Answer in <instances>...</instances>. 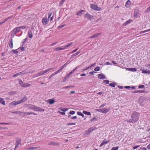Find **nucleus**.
Segmentation results:
<instances>
[{"label": "nucleus", "mask_w": 150, "mask_h": 150, "mask_svg": "<svg viewBox=\"0 0 150 150\" xmlns=\"http://www.w3.org/2000/svg\"><path fill=\"white\" fill-rule=\"evenodd\" d=\"M140 114L134 111L132 113L130 119H126L124 120L125 121L128 123H134L136 122L139 120Z\"/></svg>", "instance_id": "obj_1"}, {"label": "nucleus", "mask_w": 150, "mask_h": 150, "mask_svg": "<svg viewBox=\"0 0 150 150\" xmlns=\"http://www.w3.org/2000/svg\"><path fill=\"white\" fill-rule=\"evenodd\" d=\"M19 83L20 85L22 87H26L30 86L31 84L27 83L24 82L21 79L18 80Z\"/></svg>", "instance_id": "obj_2"}, {"label": "nucleus", "mask_w": 150, "mask_h": 150, "mask_svg": "<svg viewBox=\"0 0 150 150\" xmlns=\"http://www.w3.org/2000/svg\"><path fill=\"white\" fill-rule=\"evenodd\" d=\"M110 110L109 108H104L102 109H97L96 110L99 112H101L103 113H106L108 112Z\"/></svg>", "instance_id": "obj_3"}, {"label": "nucleus", "mask_w": 150, "mask_h": 150, "mask_svg": "<svg viewBox=\"0 0 150 150\" xmlns=\"http://www.w3.org/2000/svg\"><path fill=\"white\" fill-rule=\"evenodd\" d=\"M90 7L91 9L95 11H100L102 10V8L99 7L97 5L95 4H90Z\"/></svg>", "instance_id": "obj_4"}, {"label": "nucleus", "mask_w": 150, "mask_h": 150, "mask_svg": "<svg viewBox=\"0 0 150 150\" xmlns=\"http://www.w3.org/2000/svg\"><path fill=\"white\" fill-rule=\"evenodd\" d=\"M55 69L54 68H49L46 70H45L43 71H42L39 72L38 74V75H37V76H39L41 75H43L45 74V73H47L49 71L53 70V69Z\"/></svg>", "instance_id": "obj_5"}, {"label": "nucleus", "mask_w": 150, "mask_h": 150, "mask_svg": "<svg viewBox=\"0 0 150 150\" xmlns=\"http://www.w3.org/2000/svg\"><path fill=\"white\" fill-rule=\"evenodd\" d=\"M34 29L33 28H31L29 30L28 32V37L30 38H33V34L34 32Z\"/></svg>", "instance_id": "obj_6"}, {"label": "nucleus", "mask_w": 150, "mask_h": 150, "mask_svg": "<svg viewBox=\"0 0 150 150\" xmlns=\"http://www.w3.org/2000/svg\"><path fill=\"white\" fill-rule=\"evenodd\" d=\"M49 19L47 20V16L46 15L45 17L42 19V23L44 25H46Z\"/></svg>", "instance_id": "obj_7"}, {"label": "nucleus", "mask_w": 150, "mask_h": 150, "mask_svg": "<svg viewBox=\"0 0 150 150\" xmlns=\"http://www.w3.org/2000/svg\"><path fill=\"white\" fill-rule=\"evenodd\" d=\"M21 143V139L20 138L16 140V145L15 148V149H16L20 145Z\"/></svg>", "instance_id": "obj_8"}, {"label": "nucleus", "mask_w": 150, "mask_h": 150, "mask_svg": "<svg viewBox=\"0 0 150 150\" xmlns=\"http://www.w3.org/2000/svg\"><path fill=\"white\" fill-rule=\"evenodd\" d=\"M84 16L90 20H91V19L93 17V16L90 15L88 13L85 14L84 15Z\"/></svg>", "instance_id": "obj_9"}, {"label": "nucleus", "mask_w": 150, "mask_h": 150, "mask_svg": "<svg viewBox=\"0 0 150 150\" xmlns=\"http://www.w3.org/2000/svg\"><path fill=\"white\" fill-rule=\"evenodd\" d=\"M98 78L100 79H104L106 77L103 74H100L98 75Z\"/></svg>", "instance_id": "obj_10"}, {"label": "nucleus", "mask_w": 150, "mask_h": 150, "mask_svg": "<svg viewBox=\"0 0 150 150\" xmlns=\"http://www.w3.org/2000/svg\"><path fill=\"white\" fill-rule=\"evenodd\" d=\"M20 31L19 28L18 27H17L15 28L13 30V34H15L18 32H19Z\"/></svg>", "instance_id": "obj_11"}, {"label": "nucleus", "mask_w": 150, "mask_h": 150, "mask_svg": "<svg viewBox=\"0 0 150 150\" xmlns=\"http://www.w3.org/2000/svg\"><path fill=\"white\" fill-rule=\"evenodd\" d=\"M20 103H21L20 102V100H18L16 101H13L11 103H10L9 105H16Z\"/></svg>", "instance_id": "obj_12"}, {"label": "nucleus", "mask_w": 150, "mask_h": 150, "mask_svg": "<svg viewBox=\"0 0 150 150\" xmlns=\"http://www.w3.org/2000/svg\"><path fill=\"white\" fill-rule=\"evenodd\" d=\"M110 142V140H107L106 139H105L103 141V142L101 143L100 145V147H101L105 144H107L108 142Z\"/></svg>", "instance_id": "obj_13"}, {"label": "nucleus", "mask_w": 150, "mask_h": 150, "mask_svg": "<svg viewBox=\"0 0 150 150\" xmlns=\"http://www.w3.org/2000/svg\"><path fill=\"white\" fill-rule=\"evenodd\" d=\"M85 12V11L84 10H80L76 13V15L77 16H81Z\"/></svg>", "instance_id": "obj_14"}, {"label": "nucleus", "mask_w": 150, "mask_h": 150, "mask_svg": "<svg viewBox=\"0 0 150 150\" xmlns=\"http://www.w3.org/2000/svg\"><path fill=\"white\" fill-rule=\"evenodd\" d=\"M126 69L132 72H135L137 71V69L135 68H127Z\"/></svg>", "instance_id": "obj_15"}, {"label": "nucleus", "mask_w": 150, "mask_h": 150, "mask_svg": "<svg viewBox=\"0 0 150 150\" xmlns=\"http://www.w3.org/2000/svg\"><path fill=\"white\" fill-rule=\"evenodd\" d=\"M47 102L50 104H52L55 102V101L52 99H48L47 100Z\"/></svg>", "instance_id": "obj_16"}, {"label": "nucleus", "mask_w": 150, "mask_h": 150, "mask_svg": "<svg viewBox=\"0 0 150 150\" xmlns=\"http://www.w3.org/2000/svg\"><path fill=\"white\" fill-rule=\"evenodd\" d=\"M139 11L137 9H135L134 10V17L135 18H137L138 16V15L139 13Z\"/></svg>", "instance_id": "obj_17"}, {"label": "nucleus", "mask_w": 150, "mask_h": 150, "mask_svg": "<svg viewBox=\"0 0 150 150\" xmlns=\"http://www.w3.org/2000/svg\"><path fill=\"white\" fill-rule=\"evenodd\" d=\"M11 113L13 114H18L22 116V115H23V112H21L19 111H17L15 112H11Z\"/></svg>", "instance_id": "obj_18"}, {"label": "nucleus", "mask_w": 150, "mask_h": 150, "mask_svg": "<svg viewBox=\"0 0 150 150\" xmlns=\"http://www.w3.org/2000/svg\"><path fill=\"white\" fill-rule=\"evenodd\" d=\"M65 47H57L55 48L54 50L56 51H57L60 50H65Z\"/></svg>", "instance_id": "obj_19"}, {"label": "nucleus", "mask_w": 150, "mask_h": 150, "mask_svg": "<svg viewBox=\"0 0 150 150\" xmlns=\"http://www.w3.org/2000/svg\"><path fill=\"white\" fill-rule=\"evenodd\" d=\"M26 106L30 109L33 110L34 105H33L28 104Z\"/></svg>", "instance_id": "obj_20"}, {"label": "nucleus", "mask_w": 150, "mask_h": 150, "mask_svg": "<svg viewBox=\"0 0 150 150\" xmlns=\"http://www.w3.org/2000/svg\"><path fill=\"white\" fill-rule=\"evenodd\" d=\"M9 43V47H10L11 48L13 47V40L12 39H11V40L9 41L8 42Z\"/></svg>", "instance_id": "obj_21"}, {"label": "nucleus", "mask_w": 150, "mask_h": 150, "mask_svg": "<svg viewBox=\"0 0 150 150\" xmlns=\"http://www.w3.org/2000/svg\"><path fill=\"white\" fill-rule=\"evenodd\" d=\"M131 3V2L129 0H128L126 2V4H125L126 7L127 8L129 7Z\"/></svg>", "instance_id": "obj_22"}, {"label": "nucleus", "mask_w": 150, "mask_h": 150, "mask_svg": "<svg viewBox=\"0 0 150 150\" xmlns=\"http://www.w3.org/2000/svg\"><path fill=\"white\" fill-rule=\"evenodd\" d=\"M132 20H131V19L129 20L126 21L125 23H124L123 24V25L124 26L132 22Z\"/></svg>", "instance_id": "obj_23"}, {"label": "nucleus", "mask_w": 150, "mask_h": 150, "mask_svg": "<svg viewBox=\"0 0 150 150\" xmlns=\"http://www.w3.org/2000/svg\"><path fill=\"white\" fill-rule=\"evenodd\" d=\"M39 146L38 147H30L28 148L27 149L28 150H32V149H37L38 148H39Z\"/></svg>", "instance_id": "obj_24"}, {"label": "nucleus", "mask_w": 150, "mask_h": 150, "mask_svg": "<svg viewBox=\"0 0 150 150\" xmlns=\"http://www.w3.org/2000/svg\"><path fill=\"white\" fill-rule=\"evenodd\" d=\"M100 34V33H96L94 34L92 36L90 37H89V38H94L96 37H97Z\"/></svg>", "instance_id": "obj_25"}, {"label": "nucleus", "mask_w": 150, "mask_h": 150, "mask_svg": "<svg viewBox=\"0 0 150 150\" xmlns=\"http://www.w3.org/2000/svg\"><path fill=\"white\" fill-rule=\"evenodd\" d=\"M142 73L143 74H150V71L148 70H144L142 71Z\"/></svg>", "instance_id": "obj_26"}, {"label": "nucleus", "mask_w": 150, "mask_h": 150, "mask_svg": "<svg viewBox=\"0 0 150 150\" xmlns=\"http://www.w3.org/2000/svg\"><path fill=\"white\" fill-rule=\"evenodd\" d=\"M0 102L1 104L4 105H5V101L3 98H0Z\"/></svg>", "instance_id": "obj_27"}, {"label": "nucleus", "mask_w": 150, "mask_h": 150, "mask_svg": "<svg viewBox=\"0 0 150 150\" xmlns=\"http://www.w3.org/2000/svg\"><path fill=\"white\" fill-rule=\"evenodd\" d=\"M32 112H23V115H22V116H24L25 115H31L32 114Z\"/></svg>", "instance_id": "obj_28"}, {"label": "nucleus", "mask_w": 150, "mask_h": 150, "mask_svg": "<svg viewBox=\"0 0 150 150\" xmlns=\"http://www.w3.org/2000/svg\"><path fill=\"white\" fill-rule=\"evenodd\" d=\"M81 52V51L79 50L76 53L74 54L71 55V58L73 57L74 56H76Z\"/></svg>", "instance_id": "obj_29"}, {"label": "nucleus", "mask_w": 150, "mask_h": 150, "mask_svg": "<svg viewBox=\"0 0 150 150\" xmlns=\"http://www.w3.org/2000/svg\"><path fill=\"white\" fill-rule=\"evenodd\" d=\"M26 100V97L24 96V97L22 100H20L21 103L22 102H25Z\"/></svg>", "instance_id": "obj_30"}, {"label": "nucleus", "mask_w": 150, "mask_h": 150, "mask_svg": "<svg viewBox=\"0 0 150 150\" xmlns=\"http://www.w3.org/2000/svg\"><path fill=\"white\" fill-rule=\"evenodd\" d=\"M83 113L84 114L88 115H91V112H89L83 111Z\"/></svg>", "instance_id": "obj_31"}, {"label": "nucleus", "mask_w": 150, "mask_h": 150, "mask_svg": "<svg viewBox=\"0 0 150 150\" xmlns=\"http://www.w3.org/2000/svg\"><path fill=\"white\" fill-rule=\"evenodd\" d=\"M52 14V13L51 12H50L48 13V16H47V20L49 19V21L50 20V17Z\"/></svg>", "instance_id": "obj_32"}, {"label": "nucleus", "mask_w": 150, "mask_h": 150, "mask_svg": "<svg viewBox=\"0 0 150 150\" xmlns=\"http://www.w3.org/2000/svg\"><path fill=\"white\" fill-rule=\"evenodd\" d=\"M8 93L9 94L13 95L17 93V91H10L8 92Z\"/></svg>", "instance_id": "obj_33"}, {"label": "nucleus", "mask_w": 150, "mask_h": 150, "mask_svg": "<svg viewBox=\"0 0 150 150\" xmlns=\"http://www.w3.org/2000/svg\"><path fill=\"white\" fill-rule=\"evenodd\" d=\"M72 45H73V43L71 42L69 44H68L67 45H65L64 46V47H65L66 49L67 47H68L69 46H71Z\"/></svg>", "instance_id": "obj_34"}, {"label": "nucleus", "mask_w": 150, "mask_h": 150, "mask_svg": "<svg viewBox=\"0 0 150 150\" xmlns=\"http://www.w3.org/2000/svg\"><path fill=\"white\" fill-rule=\"evenodd\" d=\"M77 114L81 116L82 117H84V115L81 112H77Z\"/></svg>", "instance_id": "obj_35"}, {"label": "nucleus", "mask_w": 150, "mask_h": 150, "mask_svg": "<svg viewBox=\"0 0 150 150\" xmlns=\"http://www.w3.org/2000/svg\"><path fill=\"white\" fill-rule=\"evenodd\" d=\"M21 74V72H19L18 73H16L13 75V77H15L18 76L20 75Z\"/></svg>", "instance_id": "obj_36"}, {"label": "nucleus", "mask_w": 150, "mask_h": 150, "mask_svg": "<svg viewBox=\"0 0 150 150\" xmlns=\"http://www.w3.org/2000/svg\"><path fill=\"white\" fill-rule=\"evenodd\" d=\"M94 129V128L93 127H91L88 130V131L90 133L92 132L93 130Z\"/></svg>", "instance_id": "obj_37"}, {"label": "nucleus", "mask_w": 150, "mask_h": 150, "mask_svg": "<svg viewBox=\"0 0 150 150\" xmlns=\"http://www.w3.org/2000/svg\"><path fill=\"white\" fill-rule=\"evenodd\" d=\"M68 110V109L67 108H63L60 110L63 112H66Z\"/></svg>", "instance_id": "obj_38"}, {"label": "nucleus", "mask_w": 150, "mask_h": 150, "mask_svg": "<svg viewBox=\"0 0 150 150\" xmlns=\"http://www.w3.org/2000/svg\"><path fill=\"white\" fill-rule=\"evenodd\" d=\"M39 108H40L39 107H37L34 105L33 110H34L35 111H38V110H39Z\"/></svg>", "instance_id": "obj_39"}, {"label": "nucleus", "mask_w": 150, "mask_h": 150, "mask_svg": "<svg viewBox=\"0 0 150 150\" xmlns=\"http://www.w3.org/2000/svg\"><path fill=\"white\" fill-rule=\"evenodd\" d=\"M49 145H52L54 146L56 145V143L54 142H50L49 144Z\"/></svg>", "instance_id": "obj_40"}, {"label": "nucleus", "mask_w": 150, "mask_h": 150, "mask_svg": "<svg viewBox=\"0 0 150 150\" xmlns=\"http://www.w3.org/2000/svg\"><path fill=\"white\" fill-rule=\"evenodd\" d=\"M116 84L115 83H110L109 85L110 86L112 87H115Z\"/></svg>", "instance_id": "obj_41"}, {"label": "nucleus", "mask_w": 150, "mask_h": 150, "mask_svg": "<svg viewBox=\"0 0 150 150\" xmlns=\"http://www.w3.org/2000/svg\"><path fill=\"white\" fill-rule=\"evenodd\" d=\"M100 67H96L94 69V70L96 71H99L100 70Z\"/></svg>", "instance_id": "obj_42"}, {"label": "nucleus", "mask_w": 150, "mask_h": 150, "mask_svg": "<svg viewBox=\"0 0 150 150\" xmlns=\"http://www.w3.org/2000/svg\"><path fill=\"white\" fill-rule=\"evenodd\" d=\"M76 125V123H67V125L68 126L69 125Z\"/></svg>", "instance_id": "obj_43"}, {"label": "nucleus", "mask_w": 150, "mask_h": 150, "mask_svg": "<svg viewBox=\"0 0 150 150\" xmlns=\"http://www.w3.org/2000/svg\"><path fill=\"white\" fill-rule=\"evenodd\" d=\"M103 83L105 84H108L109 83V81L108 80H104L103 81Z\"/></svg>", "instance_id": "obj_44"}, {"label": "nucleus", "mask_w": 150, "mask_h": 150, "mask_svg": "<svg viewBox=\"0 0 150 150\" xmlns=\"http://www.w3.org/2000/svg\"><path fill=\"white\" fill-rule=\"evenodd\" d=\"M64 68L62 66L60 67L59 69L57 71L58 72V73H59V72L62 70Z\"/></svg>", "instance_id": "obj_45"}, {"label": "nucleus", "mask_w": 150, "mask_h": 150, "mask_svg": "<svg viewBox=\"0 0 150 150\" xmlns=\"http://www.w3.org/2000/svg\"><path fill=\"white\" fill-rule=\"evenodd\" d=\"M119 148V146L116 147H113L112 148L111 150H118Z\"/></svg>", "instance_id": "obj_46"}, {"label": "nucleus", "mask_w": 150, "mask_h": 150, "mask_svg": "<svg viewBox=\"0 0 150 150\" xmlns=\"http://www.w3.org/2000/svg\"><path fill=\"white\" fill-rule=\"evenodd\" d=\"M142 93V91L140 90H136L133 91V93Z\"/></svg>", "instance_id": "obj_47"}, {"label": "nucleus", "mask_w": 150, "mask_h": 150, "mask_svg": "<svg viewBox=\"0 0 150 150\" xmlns=\"http://www.w3.org/2000/svg\"><path fill=\"white\" fill-rule=\"evenodd\" d=\"M65 0H61L59 3V5L61 6L64 2Z\"/></svg>", "instance_id": "obj_48"}, {"label": "nucleus", "mask_w": 150, "mask_h": 150, "mask_svg": "<svg viewBox=\"0 0 150 150\" xmlns=\"http://www.w3.org/2000/svg\"><path fill=\"white\" fill-rule=\"evenodd\" d=\"M106 105V104L105 103H104L103 104L101 105H100L99 108H102L103 107H104Z\"/></svg>", "instance_id": "obj_49"}, {"label": "nucleus", "mask_w": 150, "mask_h": 150, "mask_svg": "<svg viewBox=\"0 0 150 150\" xmlns=\"http://www.w3.org/2000/svg\"><path fill=\"white\" fill-rule=\"evenodd\" d=\"M97 118L96 117H94L91 119V121L93 122V121H97Z\"/></svg>", "instance_id": "obj_50"}, {"label": "nucleus", "mask_w": 150, "mask_h": 150, "mask_svg": "<svg viewBox=\"0 0 150 150\" xmlns=\"http://www.w3.org/2000/svg\"><path fill=\"white\" fill-rule=\"evenodd\" d=\"M97 72L95 71H91L89 73V74L91 75H93L94 74V73H96Z\"/></svg>", "instance_id": "obj_51"}, {"label": "nucleus", "mask_w": 150, "mask_h": 150, "mask_svg": "<svg viewBox=\"0 0 150 150\" xmlns=\"http://www.w3.org/2000/svg\"><path fill=\"white\" fill-rule=\"evenodd\" d=\"M12 51L13 52L14 54H17L18 53V52L17 51V50H13Z\"/></svg>", "instance_id": "obj_52"}, {"label": "nucleus", "mask_w": 150, "mask_h": 150, "mask_svg": "<svg viewBox=\"0 0 150 150\" xmlns=\"http://www.w3.org/2000/svg\"><path fill=\"white\" fill-rule=\"evenodd\" d=\"M75 113V112L74 111H70L69 114L71 115H74Z\"/></svg>", "instance_id": "obj_53"}, {"label": "nucleus", "mask_w": 150, "mask_h": 150, "mask_svg": "<svg viewBox=\"0 0 150 150\" xmlns=\"http://www.w3.org/2000/svg\"><path fill=\"white\" fill-rule=\"evenodd\" d=\"M140 145L136 146L133 147L132 148V149L133 150H135V149H136L137 148L140 147Z\"/></svg>", "instance_id": "obj_54"}, {"label": "nucleus", "mask_w": 150, "mask_h": 150, "mask_svg": "<svg viewBox=\"0 0 150 150\" xmlns=\"http://www.w3.org/2000/svg\"><path fill=\"white\" fill-rule=\"evenodd\" d=\"M58 74V72H57V71L55 72H54L53 73L51 74L52 75V76H54L56 74Z\"/></svg>", "instance_id": "obj_55"}, {"label": "nucleus", "mask_w": 150, "mask_h": 150, "mask_svg": "<svg viewBox=\"0 0 150 150\" xmlns=\"http://www.w3.org/2000/svg\"><path fill=\"white\" fill-rule=\"evenodd\" d=\"M105 64L106 65H112L111 63H110V62H106L105 63Z\"/></svg>", "instance_id": "obj_56"}, {"label": "nucleus", "mask_w": 150, "mask_h": 150, "mask_svg": "<svg viewBox=\"0 0 150 150\" xmlns=\"http://www.w3.org/2000/svg\"><path fill=\"white\" fill-rule=\"evenodd\" d=\"M19 27L20 28V30H21V29H25L26 28V27L25 26H22L21 27Z\"/></svg>", "instance_id": "obj_57"}, {"label": "nucleus", "mask_w": 150, "mask_h": 150, "mask_svg": "<svg viewBox=\"0 0 150 150\" xmlns=\"http://www.w3.org/2000/svg\"><path fill=\"white\" fill-rule=\"evenodd\" d=\"M69 64L68 62H66L65 64H64L62 66L64 68L65 67H66L67 65Z\"/></svg>", "instance_id": "obj_58"}, {"label": "nucleus", "mask_w": 150, "mask_h": 150, "mask_svg": "<svg viewBox=\"0 0 150 150\" xmlns=\"http://www.w3.org/2000/svg\"><path fill=\"white\" fill-rule=\"evenodd\" d=\"M69 64L68 62H66L65 64H64L62 66L64 68L65 67H66L67 65Z\"/></svg>", "instance_id": "obj_59"}, {"label": "nucleus", "mask_w": 150, "mask_h": 150, "mask_svg": "<svg viewBox=\"0 0 150 150\" xmlns=\"http://www.w3.org/2000/svg\"><path fill=\"white\" fill-rule=\"evenodd\" d=\"M6 21V20L4 19L0 23V25L4 23Z\"/></svg>", "instance_id": "obj_60"}, {"label": "nucleus", "mask_w": 150, "mask_h": 150, "mask_svg": "<svg viewBox=\"0 0 150 150\" xmlns=\"http://www.w3.org/2000/svg\"><path fill=\"white\" fill-rule=\"evenodd\" d=\"M78 67H77L75 69H74L71 72L73 73L76 69H78Z\"/></svg>", "instance_id": "obj_61"}, {"label": "nucleus", "mask_w": 150, "mask_h": 150, "mask_svg": "<svg viewBox=\"0 0 150 150\" xmlns=\"http://www.w3.org/2000/svg\"><path fill=\"white\" fill-rule=\"evenodd\" d=\"M144 86L143 85H140L139 86L138 88H143L144 87Z\"/></svg>", "instance_id": "obj_62"}, {"label": "nucleus", "mask_w": 150, "mask_h": 150, "mask_svg": "<svg viewBox=\"0 0 150 150\" xmlns=\"http://www.w3.org/2000/svg\"><path fill=\"white\" fill-rule=\"evenodd\" d=\"M139 150H146V149L145 147H143L140 148Z\"/></svg>", "instance_id": "obj_63"}, {"label": "nucleus", "mask_w": 150, "mask_h": 150, "mask_svg": "<svg viewBox=\"0 0 150 150\" xmlns=\"http://www.w3.org/2000/svg\"><path fill=\"white\" fill-rule=\"evenodd\" d=\"M146 148L147 149L150 150V143L147 146Z\"/></svg>", "instance_id": "obj_64"}]
</instances>
